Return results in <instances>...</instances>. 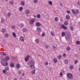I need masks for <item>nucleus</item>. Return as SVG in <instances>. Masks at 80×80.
Here are the masks:
<instances>
[{
    "instance_id": "obj_44",
    "label": "nucleus",
    "mask_w": 80,
    "mask_h": 80,
    "mask_svg": "<svg viewBox=\"0 0 80 80\" xmlns=\"http://www.w3.org/2000/svg\"><path fill=\"white\" fill-rule=\"evenodd\" d=\"M77 63H78V60H76L75 62H74V63L75 64H77Z\"/></svg>"
},
{
    "instance_id": "obj_35",
    "label": "nucleus",
    "mask_w": 80,
    "mask_h": 80,
    "mask_svg": "<svg viewBox=\"0 0 80 80\" xmlns=\"http://www.w3.org/2000/svg\"><path fill=\"white\" fill-rule=\"evenodd\" d=\"M2 72L3 73H4V74H5V73H7V72L6 71V70H3Z\"/></svg>"
},
{
    "instance_id": "obj_2",
    "label": "nucleus",
    "mask_w": 80,
    "mask_h": 80,
    "mask_svg": "<svg viewBox=\"0 0 80 80\" xmlns=\"http://www.w3.org/2000/svg\"><path fill=\"white\" fill-rule=\"evenodd\" d=\"M5 62L6 61L5 60V59H2L1 62V63L2 65H3V66H7V65H8V62Z\"/></svg>"
},
{
    "instance_id": "obj_8",
    "label": "nucleus",
    "mask_w": 80,
    "mask_h": 80,
    "mask_svg": "<svg viewBox=\"0 0 80 80\" xmlns=\"http://www.w3.org/2000/svg\"><path fill=\"white\" fill-rule=\"evenodd\" d=\"M34 22H35V21L33 19H31V21L30 22V24H33V23H34Z\"/></svg>"
},
{
    "instance_id": "obj_38",
    "label": "nucleus",
    "mask_w": 80,
    "mask_h": 80,
    "mask_svg": "<svg viewBox=\"0 0 80 80\" xmlns=\"http://www.w3.org/2000/svg\"><path fill=\"white\" fill-rule=\"evenodd\" d=\"M51 35H52V36H54V33L52 31L51 32Z\"/></svg>"
},
{
    "instance_id": "obj_24",
    "label": "nucleus",
    "mask_w": 80,
    "mask_h": 80,
    "mask_svg": "<svg viewBox=\"0 0 80 80\" xmlns=\"http://www.w3.org/2000/svg\"><path fill=\"white\" fill-rule=\"evenodd\" d=\"M65 32H62V37H64V36H65Z\"/></svg>"
},
{
    "instance_id": "obj_40",
    "label": "nucleus",
    "mask_w": 80,
    "mask_h": 80,
    "mask_svg": "<svg viewBox=\"0 0 80 80\" xmlns=\"http://www.w3.org/2000/svg\"><path fill=\"white\" fill-rule=\"evenodd\" d=\"M58 58H59V59H61V58H62V56L61 55H59L58 56Z\"/></svg>"
},
{
    "instance_id": "obj_28",
    "label": "nucleus",
    "mask_w": 80,
    "mask_h": 80,
    "mask_svg": "<svg viewBox=\"0 0 80 80\" xmlns=\"http://www.w3.org/2000/svg\"><path fill=\"white\" fill-rule=\"evenodd\" d=\"M68 21H65L64 22V25H68Z\"/></svg>"
},
{
    "instance_id": "obj_4",
    "label": "nucleus",
    "mask_w": 80,
    "mask_h": 80,
    "mask_svg": "<svg viewBox=\"0 0 80 80\" xmlns=\"http://www.w3.org/2000/svg\"><path fill=\"white\" fill-rule=\"evenodd\" d=\"M67 77H68L69 79H71V78L73 77V75L72 74L68 73L67 74Z\"/></svg>"
},
{
    "instance_id": "obj_56",
    "label": "nucleus",
    "mask_w": 80,
    "mask_h": 80,
    "mask_svg": "<svg viewBox=\"0 0 80 80\" xmlns=\"http://www.w3.org/2000/svg\"><path fill=\"white\" fill-rule=\"evenodd\" d=\"M52 48H56V47H55V46H53Z\"/></svg>"
},
{
    "instance_id": "obj_25",
    "label": "nucleus",
    "mask_w": 80,
    "mask_h": 80,
    "mask_svg": "<svg viewBox=\"0 0 80 80\" xmlns=\"http://www.w3.org/2000/svg\"><path fill=\"white\" fill-rule=\"evenodd\" d=\"M35 42H36V43H39V40H38V39H36L35 40Z\"/></svg>"
},
{
    "instance_id": "obj_10",
    "label": "nucleus",
    "mask_w": 80,
    "mask_h": 80,
    "mask_svg": "<svg viewBox=\"0 0 80 80\" xmlns=\"http://www.w3.org/2000/svg\"><path fill=\"white\" fill-rule=\"evenodd\" d=\"M20 5H21L22 6H24V5H25V2L24 1L21 2L20 3Z\"/></svg>"
},
{
    "instance_id": "obj_39",
    "label": "nucleus",
    "mask_w": 80,
    "mask_h": 80,
    "mask_svg": "<svg viewBox=\"0 0 80 80\" xmlns=\"http://www.w3.org/2000/svg\"><path fill=\"white\" fill-rule=\"evenodd\" d=\"M5 69L6 70H9V67H7L5 68Z\"/></svg>"
},
{
    "instance_id": "obj_55",
    "label": "nucleus",
    "mask_w": 80,
    "mask_h": 80,
    "mask_svg": "<svg viewBox=\"0 0 80 80\" xmlns=\"http://www.w3.org/2000/svg\"><path fill=\"white\" fill-rule=\"evenodd\" d=\"M63 56L64 57H66V54L64 53L63 54Z\"/></svg>"
},
{
    "instance_id": "obj_43",
    "label": "nucleus",
    "mask_w": 80,
    "mask_h": 80,
    "mask_svg": "<svg viewBox=\"0 0 80 80\" xmlns=\"http://www.w3.org/2000/svg\"><path fill=\"white\" fill-rule=\"evenodd\" d=\"M37 2H38V0H34V2L35 3H36Z\"/></svg>"
},
{
    "instance_id": "obj_46",
    "label": "nucleus",
    "mask_w": 80,
    "mask_h": 80,
    "mask_svg": "<svg viewBox=\"0 0 80 80\" xmlns=\"http://www.w3.org/2000/svg\"><path fill=\"white\" fill-rule=\"evenodd\" d=\"M26 58L28 59V58H30V56L29 55H28L26 57Z\"/></svg>"
},
{
    "instance_id": "obj_50",
    "label": "nucleus",
    "mask_w": 80,
    "mask_h": 80,
    "mask_svg": "<svg viewBox=\"0 0 80 80\" xmlns=\"http://www.w3.org/2000/svg\"><path fill=\"white\" fill-rule=\"evenodd\" d=\"M21 25L22 27H23L24 26L23 24H22V23H21Z\"/></svg>"
},
{
    "instance_id": "obj_49",
    "label": "nucleus",
    "mask_w": 80,
    "mask_h": 80,
    "mask_svg": "<svg viewBox=\"0 0 80 80\" xmlns=\"http://www.w3.org/2000/svg\"><path fill=\"white\" fill-rule=\"evenodd\" d=\"M42 37H44V36H45V33H42Z\"/></svg>"
},
{
    "instance_id": "obj_34",
    "label": "nucleus",
    "mask_w": 80,
    "mask_h": 80,
    "mask_svg": "<svg viewBox=\"0 0 80 80\" xmlns=\"http://www.w3.org/2000/svg\"><path fill=\"white\" fill-rule=\"evenodd\" d=\"M9 36V35H8V33L5 34V37L7 38Z\"/></svg>"
},
{
    "instance_id": "obj_45",
    "label": "nucleus",
    "mask_w": 80,
    "mask_h": 80,
    "mask_svg": "<svg viewBox=\"0 0 80 80\" xmlns=\"http://www.w3.org/2000/svg\"><path fill=\"white\" fill-rule=\"evenodd\" d=\"M11 14L10 13H8V16L9 17H10Z\"/></svg>"
},
{
    "instance_id": "obj_31",
    "label": "nucleus",
    "mask_w": 80,
    "mask_h": 80,
    "mask_svg": "<svg viewBox=\"0 0 80 80\" xmlns=\"http://www.w3.org/2000/svg\"><path fill=\"white\" fill-rule=\"evenodd\" d=\"M12 35L14 37H16V34L14 32H13Z\"/></svg>"
},
{
    "instance_id": "obj_62",
    "label": "nucleus",
    "mask_w": 80,
    "mask_h": 80,
    "mask_svg": "<svg viewBox=\"0 0 80 80\" xmlns=\"http://www.w3.org/2000/svg\"><path fill=\"white\" fill-rule=\"evenodd\" d=\"M24 75H25V74H24V73H23L22 74V76H24Z\"/></svg>"
},
{
    "instance_id": "obj_22",
    "label": "nucleus",
    "mask_w": 80,
    "mask_h": 80,
    "mask_svg": "<svg viewBox=\"0 0 80 80\" xmlns=\"http://www.w3.org/2000/svg\"><path fill=\"white\" fill-rule=\"evenodd\" d=\"M32 75H34V74H35V70H33L32 71Z\"/></svg>"
},
{
    "instance_id": "obj_30",
    "label": "nucleus",
    "mask_w": 80,
    "mask_h": 80,
    "mask_svg": "<svg viewBox=\"0 0 80 80\" xmlns=\"http://www.w3.org/2000/svg\"><path fill=\"white\" fill-rule=\"evenodd\" d=\"M9 3L11 5H13V2L12 1H11L9 2Z\"/></svg>"
},
{
    "instance_id": "obj_60",
    "label": "nucleus",
    "mask_w": 80,
    "mask_h": 80,
    "mask_svg": "<svg viewBox=\"0 0 80 80\" xmlns=\"http://www.w3.org/2000/svg\"><path fill=\"white\" fill-rule=\"evenodd\" d=\"M77 3L78 4V5H80V3L79 2H78Z\"/></svg>"
},
{
    "instance_id": "obj_21",
    "label": "nucleus",
    "mask_w": 80,
    "mask_h": 80,
    "mask_svg": "<svg viewBox=\"0 0 80 80\" xmlns=\"http://www.w3.org/2000/svg\"><path fill=\"white\" fill-rule=\"evenodd\" d=\"M55 20L56 21V22H58V18L57 17H56L55 18Z\"/></svg>"
},
{
    "instance_id": "obj_41",
    "label": "nucleus",
    "mask_w": 80,
    "mask_h": 80,
    "mask_svg": "<svg viewBox=\"0 0 80 80\" xmlns=\"http://www.w3.org/2000/svg\"><path fill=\"white\" fill-rule=\"evenodd\" d=\"M28 59L27 58H25V62H28Z\"/></svg>"
},
{
    "instance_id": "obj_64",
    "label": "nucleus",
    "mask_w": 80,
    "mask_h": 80,
    "mask_svg": "<svg viewBox=\"0 0 80 80\" xmlns=\"http://www.w3.org/2000/svg\"><path fill=\"white\" fill-rule=\"evenodd\" d=\"M79 70L80 71V68H79Z\"/></svg>"
},
{
    "instance_id": "obj_17",
    "label": "nucleus",
    "mask_w": 80,
    "mask_h": 80,
    "mask_svg": "<svg viewBox=\"0 0 80 80\" xmlns=\"http://www.w3.org/2000/svg\"><path fill=\"white\" fill-rule=\"evenodd\" d=\"M53 62L54 63H56L57 62V59L55 58H54L53 59Z\"/></svg>"
},
{
    "instance_id": "obj_57",
    "label": "nucleus",
    "mask_w": 80,
    "mask_h": 80,
    "mask_svg": "<svg viewBox=\"0 0 80 80\" xmlns=\"http://www.w3.org/2000/svg\"><path fill=\"white\" fill-rule=\"evenodd\" d=\"M60 75H61V76H62L63 75V74H62V73H60Z\"/></svg>"
},
{
    "instance_id": "obj_18",
    "label": "nucleus",
    "mask_w": 80,
    "mask_h": 80,
    "mask_svg": "<svg viewBox=\"0 0 80 80\" xmlns=\"http://www.w3.org/2000/svg\"><path fill=\"white\" fill-rule=\"evenodd\" d=\"M66 18L67 19H70V16L68 15H66Z\"/></svg>"
},
{
    "instance_id": "obj_63",
    "label": "nucleus",
    "mask_w": 80,
    "mask_h": 80,
    "mask_svg": "<svg viewBox=\"0 0 80 80\" xmlns=\"http://www.w3.org/2000/svg\"><path fill=\"white\" fill-rule=\"evenodd\" d=\"M20 79H22V78L21 77H20Z\"/></svg>"
},
{
    "instance_id": "obj_19",
    "label": "nucleus",
    "mask_w": 80,
    "mask_h": 80,
    "mask_svg": "<svg viewBox=\"0 0 80 80\" xmlns=\"http://www.w3.org/2000/svg\"><path fill=\"white\" fill-rule=\"evenodd\" d=\"M16 67L17 68H18V69L20 67V64H18L16 65Z\"/></svg>"
},
{
    "instance_id": "obj_7",
    "label": "nucleus",
    "mask_w": 80,
    "mask_h": 80,
    "mask_svg": "<svg viewBox=\"0 0 80 80\" xmlns=\"http://www.w3.org/2000/svg\"><path fill=\"white\" fill-rule=\"evenodd\" d=\"M20 39L21 42H23L24 41V38H23L22 36L20 37Z\"/></svg>"
},
{
    "instance_id": "obj_59",
    "label": "nucleus",
    "mask_w": 80,
    "mask_h": 80,
    "mask_svg": "<svg viewBox=\"0 0 80 80\" xmlns=\"http://www.w3.org/2000/svg\"><path fill=\"white\" fill-rule=\"evenodd\" d=\"M75 56H76V57H78V54H76L75 55Z\"/></svg>"
},
{
    "instance_id": "obj_27",
    "label": "nucleus",
    "mask_w": 80,
    "mask_h": 80,
    "mask_svg": "<svg viewBox=\"0 0 80 80\" xmlns=\"http://www.w3.org/2000/svg\"><path fill=\"white\" fill-rule=\"evenodd\" d=\"M36 17L38 18H40L41 16L40 15L38 14L37 15Z\"/></svg>"
},
{
    "instance_id": "obj_5",
    "label": "nucleus",
    "mask_w": 80,
    "mask_h": 80,
    "mask_svg": "<svg viewBox=\"0 0 80 80\" xmlns=\"http://www.w3.org/2000/svg\"><path fill=\"white\" fill-rule=\"evenodd\" d=\"M61 28H62L64 29V30H67V27H66V26L63 24H62L61 25Z\"/></svg>"
},
{
    "instance_id": "obj_3",
    "label": "nucleus",
    "mask_w": 80,
    "mask_h": 80,
    "mask_svg": "<svg viewBox=\"0 0 80 80\" xmlns=\"http://www.w3.org/2000/svg\"><path fill=\"white\" fill-rule=\"evenodd\" d=\"M71 11L73 14V15H76V14H78V13L79 12V11H78V10L77 9L75 10L73 9H72Z\"/></svg>"
},
{
    "instance_id": "obj_51",
    "label": "nucleus",
    "mask_w": 80,
    "mask_h": 80,
    "mask_svg": "<svg viewBox=\"0 0 80 80\" xmlns=\"http://www.w3.org/2000/svg\"><path fill=\"white\" fill-rule=\"evenodd\" d=\"M67 13H70V12L69 11H67Z\"/></svg>"
},
{
    "instance_id": "obj_48",
    "label": "nucleus",
    "mask_w": 80,
    "mask_h": 80,
    "mask_svg": "<svg viewBox=\"0 0 80 80\" xmlns=\"http://www.w3.org/2000/svg\"><path fill=\"white\" fill-rule=\"evenodd\" d=\"M45 65H48V62H45Z\"/></svg>"
},
{
    "instance_id": "obj_47",
    "label": "nucleus",
    "mask_w": 80,
    "mask_h": 80,
    "mask_svg": "<svg viewBox=\"0 0 80 80\" xmlns=\"http://www.w3.org/2000/svg\"><path fill=\"white\" fill-rule=\"evenodd\" d=\"M1 22L2 23H3V22H4V19H2L1 20Z\"/></svg>"
},
{
    "instance_id": "obj_12",
    "label": "nucleus",
    "mask_w": 80,
    "mask_h": 80,
    "mask_svg": "<svg viewBox=\"0 0 80 80\" xmlns=\"http://www.w3.org/2000/svg\"><path fill=\"white\" fill-rule=\"evenodd\" d=\"M0 54L1 55H4V56H6V55H7V54L5 53L4 52H1Z\"/></svg>"
},
{
    "instance_id": "obj_16",
    "label": "nucleus",
    "mask_w": 80,
    "mask_h": 80,
    "mask_svg": "<svg viewBox=\"0 0 80 80\" xmlns=\"http://www.w3.org/2000/svg\"><path fill=\"white\" fill-rule=\"evenodd\" d=\"M22 31L23 32H27V29L25 28H24L22 30Z\"/></svg>"
},
{
    "instance_id": "obj_26",
    "label": "nucleus",
    "mask_w": 80,
    "mask_h": 80,
    "mask_svg": "<svg viewBox=\"0 0 80 80\" xmlns=\"http://www.w3.org/2000/svg\"><path fill=\"white\" fill-rule=\"evenodd\" d=\"M69 68L71 70H72L73 68V65H71L70 66Z\"/></svg>"
},
{
    "instance_id": "obj_53",
    "label": "nucleus",
    "mask_w": 80,
    "mask_h": 80,
    "mask_svg": "<svg viewBox=\"0 0 80 80\" xmlns=\"http://www.w3.org/2000/svg\"><path fill=\"white\" fill-rule=\"evenodd\" d=\"M12 59H16V58H14V57H12Z\"/></svg>"
},
{
    "instance_id": "obj_6",
    "label": "nucleus",
    "mask_w": 80,
    "mask_h": 80,
    "mask_svg": "<svg viewBox=\"0 0 80 80\" xmlns=\"http://www.w3.org/2000/svg\"><path fill=\"white\" fill-rule=\"evenodd\" d=\"M9 59H10V58L8 56H6L5 57V58L4 59L5 61H8L9 60Z\"/></svg>"
},
{
    "instance_id": "obj_61",
    "label": "nucleus",
    "mask_w": 80,
    "mask_h": 80,
    "mask_svg": "<svg viewBox=\"0 0 80 80\" xmlns=\"http://www.w3.org/2000/svg\"><path fill=\"white\" fill-rule=\"evenodd\" d=\"M34 18H36V16L34 15Z\"/></svg>"
},
{
    "instance_id": "obj_32",
    "label": "nucleus",
    "mask_w": 80,
    "mask_h": 80,
    "mask_svg": "<svg viewBox=\"0 0 80 80\" xmlns=\"http://www.w3.org/2000/svg\"><path fill=\"white\" fill-rule=\"evenodd\" d=\"M48 3L50 5H52V1H49Z\"/></svg>"
},
{
    "instance_id": "obj_29",
    "label": "nucleus",
    "mask_w": 80,
    "mask_h": 80,
    "mask_svg": "<svg viewBox=\"0 0 80 80\" xmlns=\"http://www.w3.org/2000/svg\"><path fill=\"white\" fill-rule=\"evenodd\" d=\"M36 26L37 27H39L40 26V23L39 22H37L36 23Z\"/></svg>"
},
{
    "instance_id": "obj_1",
    "label": "nucleus",
    "mask_w": 80,
    "mask_h": 80,
    "mask_svg": "<svg viewBox=\"0 0 80 80\" xmlns=\"http://www.w3.org/2000/svg\"><path fill=\"white\" fill-rule=\"evenodd\" d=\"M28 65L30 68L33 69L35 68V62L33 61H31L28 62Z\"/></svg>"
},
{
    "instance_id": "obj_33",
    "label": "nucleus",
    "mask_w": 80,
    "mask_h": 80,
    "mask_svg": "<svg viewBox=\"0 0 80 80\" xmlns=\"http://www.w3.org/2000/svg\"><path fill=\"white\" fill-rule=\"evenodd\" d=\"M22 10H23L22 7H20L19 8V11H22Z\"/></svg>"
},
{
    "instance_id": "obj_37",
    "label": "nucleus",
    "mask_w": 80,
    "mask_h": 80,
    "mask_svg": "<svg viewBox=\"0 0 80 80\" xmlns=\"http://www.w3.org/2000/svg\"><path fill=\"white\" fill-rule=\"evenodd\" d=\"M76 43L78 44V45H80V42L79 41H77L76 42Z\"/></svg>"
},
{
    "instance_id": "obj_23",
    "label": "nucleus",
    "mask_w": 80,
    "mask_h": 80,
    "mask_svg": "<svg viewBox=\"0 0 80 80\" xmlns=\"http://www.w3.org/2000/svg\"><path fill=\"white\" fill-rule=\"evenodd\" d=\"M26 14H29V13H30V11L28 10H27L26 11Z\"/></svg>"
},
{
    "instance_id": "obj_15",
    "label": "nucleus",
    "mask_w": 80,
    "mask_h": 80,
    "mask_svg": "<svg viewBox=\"0 0 80 80\" xmlns=\"http://www.w3.org/2000/svg\"><path fill=\"white\" fill-rule=\"evenodd\" d=\"M6 31V29L5 28H2L1 31L2 32V33H4V32H5Z\"/></svg>"
},
{
    "instance_id": "obj_54",
    "label": "nucleus",
    "mask_w": 80,
    "mask_h": 80,
    "mask_svg": "<svg viewBox=\"0 0 80 80\" xmlns=\"http://www.w3.org/2000/svg\"><path fill=\"white\" fill-rule=\"evenodd\" d=\"M19 74L20 75L21 74V71H19Z\"/></svg>"
},
{
    "instance_id": "obj_13",
    "label": "nucleus",
    "mask_w": 80,
    "mask_h": 80,
    "mask_svg": "<svg viewBox=\"0 0 80 80\" xmlns=\"http://www.w3.org/2000/svg\"><path fill=\"white\" fill-rule=\"evenodd\" d=\"M37 30L38 32H41V28L40 27L37 28Z\"/></svg>"
},
{
    "instance_id": "obj_58",
    "label": "nucleus",
    "mask_w": 80,
    "mask_h": 80,
    "mask_svg": "<svg viewBox=\"0 0 80 80\" xmlns=\"http://www.w3.org/2000/svg\"><path fill=\"white\" fill-rule=\"evenodd\" d=\"M60 5L61 6V7H62V3H61L60 4Z\"/></svg>"
},
{
    "instance_id": "obj_42",
    "label": "nucleus",
    "mask_w": 80,
    "mask_h": 80,
    "mask_svg": "<svg viewBox=\"0 0 80 80\" xmlns=\"http://www.w3.org/2000/svg\"><path fill=\"white\" fill-rule=\"evenodd\" d=\"M12 27L13 29H14L15 28V26L14 25H13V26H12Z\"/></svg>"
},
{
    "instance_id": "obj_52",
    "label": "nucleus",
    "mask_w": 80,
    "mask_h": 80,
    "mask_svg": "<svg viewBox=\"0 0 80 80\" xmlns=\"http://www.w3.org/2000/svg\"><path fill=\"white\" fill-rule=\"evenodd\" d=\"M45 48H48V45H46L45 46Z\"/></svg>"
},
{
    "instance_id": "obj_14",
    "label": "nucleus",
    "mask_w": 80,
    "mask_h": 80,
    "mask_svg": "<svg viewBox=\"0 0 80 80\" xmlns=\"http://www.w3.org/2000/svg\"><path fill=\"white\" fill-rule=\"evenodd\" d=\"M64 62L65 64H68V60L67 59H65L64 61Z\"/></svg>"
},
{
    "instance_id": "obj_9",
    "label": "nucleus",
    "mask_w": 80,
    "mask_h": 80,
    "mask_svg": "<svg viewBox=\"0 0 80 80\" xmlns=\"http://www.w3.org/2000/svg\"><path fill=\"white\" fill-rule=\"evenodd\" d=\"M65 38L67 41V40L70 39V36H65Z\"/></svg>"
},
{
    "instance_id": "obj_11",
    "label": "nucleus",
    "mask_w": 80,
    "mask_h": 80,
    "mask_svg": "<svg viewBox=\"0 0 80 80\" xmlns=\"http://www.w3.org/2000/svg\"><path fill=\"white\" fill-rule=\"evenodd\" d=\"M10 65L11 67H12V68H13V67H14V63H11Z\"/></svg>"
},
{
    "instance_id": "obj_20",
    "label": "nucleus",
    "mask_w": 80,
    "mask_h": 80,
    "mask_svg": "<svg viewBox=\"0 0 80 80\" xmlns=\"http://www.w3.org/2000/svg\"><path fill=\"white\" fill-rule=\"evenodd\" d=\"M66 49L67 50H68V51H70V49H71V48L69 47H68L66 48Z\"/></svg>"
},
{
    "instance_id": "obj_36",
    "label": "nucleus",
    "mask_w": 80,
    "mask_h": 80,
    "mask_svg": "<svg viewBox=\"0 0 80 80\" xmlns=\"http://www.w3.org/2000/svg\"><path fill=\"white\" fill-rule=\"evenodd\" d=\"M70 29L71 30H73V27L71 26L70 27Z\"/></svg>"
}]
</instances>
